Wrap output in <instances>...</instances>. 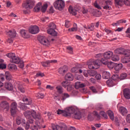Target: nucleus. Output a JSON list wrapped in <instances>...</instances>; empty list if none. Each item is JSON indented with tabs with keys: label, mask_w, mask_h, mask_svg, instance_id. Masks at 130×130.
Instances as JSON below:
<instances>
[{
	"label": "nucleus",
	"mask_w": 130,
	"mask_h": 130,
	"mask_svg": "<svg viewBox=\"0 0 130 130\" xmlns=\"http://www.w3.org/2000/svg\"><path fill=\"white\" fill-rule=\"evenodd\" d=\"M126 120L127 122H128V123H130V114L127 115Z\"/></svg>",
	"instance_id": "obj_64"
},
{
	"label": "nucleus",
	"mask_w": 130,
	"mask_h": 130,
	"mask_svg": "<svg viewBox=\"0 0 130 130\" xmlns=\"http://www.w3.org/2000/svg\"><path fill=\"white\" fill-rule=\"evenodd\" d=\"M125 57H122L121 58V61L122 63H127L130 62V55H124Z\"/></svg>",
	"instance_id": "obj_17"
},
{
	"label": "nucleus",
	"mask_w": 130,
	"mask_h": 130,
	"mask_svg": "<svg viewBox=\"0 0 130 130\" xmlns=\"http://www.w3.org/2000/svg\"><path fill=\"white\" fill-rule=\"evenodd\" d=\"M111 59L113 61H119V56L117 55H112Z\"/></svg>",
	"instance_id": "obj_39"
},
{
	"label": "nucleus",
	"mask_w": 130,
	"mask_h": 130,
	"mask_svg": "<svg viewBox=\"0 0 130 130\" xmlns=\"http://www.w3.org/2000/svg\"><path fill=\"white\" fill-rule=\"evenodd\" d=\"M122 23H126V20H120L118 21H117V22L115 23H113V26H118V25H119V24Z\"/></svg>",
	"instance_id": "obj_38"
},
{
	"label": "nucleus",
	"mask_w": 130,
	"mask_h": 130,
	"mask_svg": "<svg viewBox=\"0 0 130 130\" xmlns=\"http://www.w3.org/2000/svg\"><path fill=\"white\" fill-rule=\"evenodd\" d=\"M20 33L23 37V38H28V35L27 34V30H25V29H21L20 31Z\"/></svg>",
	"instance_id": "obj_25"
},
{
	"label": "nucleus",
	"mask_w": 130,
	"mask_h": 130,
	"mask_svg": "<svg viewBox=\"0 0 130 130\" xmlns=\"http://www.w3.org/2000/svg\"><path fill=\"white\" fill-rule=\"evenodd\" d=\"M88 69H90V70H92V69H93L94 70H97V67H95L94 66V64L92 63H89L88 66Z\"/></svg>",
	"instance_id": "obj_45"
},
{
	"label": "nucleus",
	"mask_w": 130,
	"mask_h": 130,
	"mask_svg": "<svg viewBox=\"0 0 130 130\" xmlns=\"http://www.w3.org/2000/svg\"><path fill=\"white\" fill-rule=\"evenodd\" d=\"M0 99H2V98H0ZM0 107L4 109H6V110H9V109H10V105L8 102L6 101H2L0 103Z\"/></svg>",
	"instance_id": "obj_14"
},
{
	"label": "nucleus",
	"mask_w": 130,
	"mask_h": 130,
	"mask_svg": "<svg viewBox=\"0 0 130 130\" xmlns=\"http://www.w3.org/2000/svg\"><path fill=\"white\" fill-rule=\"evenodd\" d=\"M69 97H70V94H69L68 93H63L61 100H62V101H64V100L67 99V98H69Z\"/></svg>",
	"instance_id": "obj_44"
},
{
	"label": "nucleus",
	"mask_w": 130,
	"mask_h": 130,
	"mask_svg": "<svg viewBox=\"0 0 130 130\" xmlns=\"http://www.w3.org/2000/svg\"><path fill=\"white\" fill-rule=\"evenodd\" d=\"M103 79H108L110 78V74L109 72L106 71L103 73Z\"/></svg>",
	"instance_id": "obj_28"
},
{
	"label": "nucleus",
	"mask_w": 130,
	"mask_h": 130,
	"mask_svg": "<svg viewBox=\"0 0 130 130\" xmlns=\"http://www.w3.org/2000/svg\"><path fill=\"white\" fill-rule=\"evenodd\" d=\"M54 7L57 10L61 11L64 8V2L62 0H57L54 3Z\"/></svg>",
	"instance_id": "obj_5"
},
{
	"label": "nucleus",
	"mask_w": 130,
	"mask_h": 130,
	"mask_svg": "<svg viewBox=\"0 0 130 130\" xmlns=\"http://www.w3.org/2000/svg\"><path fill=\"white\" fill-rule=\"evenodd\" d=\"M5 87L6 89H7V90H9V91L13 90V85H12V83H6L5 84Z\"/></svg>",
	"instance_id": "obj_26"
},
{
	"label": "nucleus",
	"mask_w": 130,
	"mask_h": 130,
	"mask_svg": "<svg viewBox=\"0 0 130 130\" xmlns=\"http://www.w3.org/2000/svg\"><path fill=\"white\" fill-rule=\"evenodd\" d=\"M115 3L117 6H122L123 4L126 6H130V0H115Z\"/></svg>",
	"instance_id": "obj_11"
},
{
	"label": "nucleus",
	"mask_w": 130,
	"mask_h": 130,
	"mask_svg": "<svg viewBox=\"0 0 130 130\" xmlns=\"http://www.w3.org/2000/svg\"><path fill=\"white\" fill-rule=\"evenodd\" d=\"M17 104L16 102H13L11 105V113L12 115H14L17 113L18 108H17Z\"/></svg>",
	"instance_id": "obj_12"
},
{
	"label": "nucleus",
	"mask_w": 130,
	"mask_h": 130,
	"mask_svg": "<svg viewBox=\"0 0 130 130\" xmlns=\"http://www.w3.org/2000/svg\"><path fill=\"white\" fill-rule=\"evenodd\" d=\"M107 67L110 69V70H112V69L115 67V63L113 62H108L107 63Z\"/></svg>",
	"instance_id": "obj_33"
},
{
	"label": "nucleus",
	"mask_w": 130,
	"mask_h": 130,
	"mask_svg": "<svg viewBox=\"0 0 130 130\" xmlns=\"http://www.w3.org/2000/svg\"><path fill=\"white\" fill-rule=\"evenodd\" d=\"M78 29L77 24L74 23L73 25V27L69 29V31H70L71 32H76L77 30Z\"/></svg>",
	"instance_id": "obj_37"
},
{
	"label": "nucleus",
	"mask_w": 130,
	"mask_h": 130,
	"mask_svg": "<svg viewBox=\"0 0 130 130\" xmlns=\"http://www.w3.org/2000/svg\"><path fill=\"white\" fill-rule=\"evenodd\" d=\"M57 114H62V115L67 117H73L75 119H80L81 117H82V114L80 112L79 109L75 107L67 108L65 110L58 109L57 111Z\"/></svg>",
	"instance_id": "obj_1"
},
{
	"label": "nucleus",
	"mask_w": 130,
	"mask_h": 130,
	"mask_svg": "<svg viewBox=\"0 0 130 130\" xmlns=\"http://www.w3.org/2000/svg\"><path fill=\"white\" fill-rule=\"evenodd\" d=\"M103 56V54L102 53H99L95 55L96 58H101Z\"/></svg>",
	"instance_id": "obj_60"
},
{
	"label": "nucleus",
	"mask_w": 130,
	"mask_h": 130,
	"mask_svg": "<svg viewBox=\"0 0 130 130\" xmlns=\"http://www.w3.org/2000/svg\"><path fill=\"white\" fill-rule=\"evenodd\" d=\"M67 49L68 50V52L70 53V54H73V48L71 46L67 47Z\"/></svg>",
	"instance_id": "obj_55"
},
{
	"label": "nucleus",
	"mask_w": 130,
	"mask_h": 130,
	"mask_svg": "<svg viewBox=\"0 0 130 130\" xmlns=\"http://www.w3.org/2000/svg\"><path fill=\"white\" fill-rule=\"evenodd\" d=\"M84 28L86 29H88L90 31H94V24L93 23H91L89 25H88L87 27L86 25H84Z\"/></svg>",
	"instance_id": "obj_29"
},
{
	"label": "nucleus",
	"mask_w": 130,
	"mask_h": 130,
	"mask_svg": "<svg viewBox=\"0 0 130 130\" xmlns=\"http://www.w3.org/2000/svg\"><path fill=\"white\" fill-rule=\"evenodd\" d=\"M36 77H44V73H38L36 74Z\"/></svg>",
	"instance_id": "obj_61"
},
{
	"label": "nucleus",
	"mask_w": 130,
	"mask_h": 130,
	"mask_svg": "<svg viewBox=\"0 0 130 130\" xmlns=\"http://www.w3.org/2000/svg\"><path fill=\"white\" fill-rule=\"evenodd\" d=\"M8 67L10 71H15L17 70V66L14 64H9Z\"/></svg>",
	"instance_id": "obj_30"
},
{
	"label": "nucleus",
	"mask_w": 130,
	"mask_h": 130,
	"mask_svg": "<svg viewBox=\"0 0 130 130\" xmlns=\"http://www.w3.org/2000/svg\"><path fill=\"white\" fill-rule=\"evenodd\" d=\"M24 116L27 119V121L29 123H33L34 122V119H41V116L39 114H37L36 112L34 110L26 111L24 113Z\"/></svg>",
	"instance_id": "obj_2"
},
{
	"label": "nucleus",
	"mask_w": 130,
	"mask_h": 130,
	"mask_svg": "<svg viewBox=\"0 0 130 130\" xmlns=\"http://www.w3.org/2000/svg\"><path fill=\"white\" fill-rule=\"evenodd\" d=\"M100 114L105 118H108V117L107 116V115L106 114V113L105 112L102 111L100 112Z\"/></svg>",
	"instance_id": "obj_50"
},
{
	"label": "nucleus",
	"mask_w": 130,
	"mask_h": 130,
	"mask_svg": "<svg viewBox=\"0 0 130 130\" xmlns=\"http://www.w3.org/2000/svg\"><path fill=\"white\" fill-rule=\"evenodd\" d=\"M65 79L68 81H73L74 80V76L71 73H67L65 76Z\"/></svg>",
	"instance_id": "obj_22"
},
{
	"label": "nucleus",
	"mask_w": 130,
	"mask_h": 130,
	"mask_svg": "<svg viewBox=\"0 0 130 130\" xmlns=\"http://www.w3.org/2000/svg\"><path fill=\"white\" fill-rule=\"evenodd\" d=\"M19 105L21 110H27V109H28V108L27 107V106L23 103H19Z\"/></svg>",
	"instance_id": "obj_36"
},
{
	"label": "nucleus",
	"mask_w": 130,
	"mask_h": 130,
	"mask_svg": "<svg viewBox=\"0 0 130 130\" xmlns=\"http://www.w3.org/2000/svg\"><path fill=\"white\" fill-rule=\"evenodd\" d=\"M7 57L10 58V62L13 63H20L21 62V59L20 58L16 56V54L14 53H10L6 55Z\"/></svg>",
	"instance_id": "obj_3"
},
{
	"label": "nucleus",
	"mask_w": 130,
	"mask_h": 130,
	"mask_svg": "<svg viewBox=\"0 0 130 130\" xmlns=\"http://www.w3.org/2000/svg\"><path fill=\"white\" fill-rule=\"evenodd\" d=\"M94 6L95 8H96V9H98V10H101V6L98 5L96 1H95V2L94 3Z\"/></svg>",
	"instance_id": "obj_56"
},
{
	"label": "nucleus",
	"mask_w": 130,
	"mask_h": 130,
	"mask_svg": "<svg viewBox=\"0 0 130 130\" xmlns=\"http://www.w3.org/2000/svg\"><path fill=\"white\" fill-rule=\"evenodd\" d=\"M114 53L117 54H123L124 55H130V50H125L122 48H117L115 51Z\"/></svg>",
	"instance_id": "obj_7"
},
{
	"label": "nucleus",
	"mask_w": 130,
	"mask_h": 130,
	"mask_svg": "<svg viewBox=\"0 0 130 130\" xmlns=\"http://www.w3.org/2000/svg\"><path fill=\"white\" fill-rule=\"evenodd\" d=\"M68 71H69V68L67 66H64L59 69L58 72L59 74H60V75L63 76V75H64V74L68 72Z\"/></svg>",
	"instance_id": "obj_15"
},
{
	"label": "nucleus",
	"mask_w": 130,
	"mask_h": 130,
	"mask_svg": "<svg viewBox=\"0 0 130 130\" xmlns=\"http://www.w3.org/2000/svg\"><path fill=\"white\" fill-rule=\"evenodd\" d=\"M72 73H75L76 74H82V69L81 68H73L71 69Z\"/></svg>",
	"instance_id": "obj_21"
},
{
	"label": "nucleus",
	"mask_w": 130,
	"mask_h": 130,
	"mask_svg": "<svg viewBox=\"0 0 130 130\" xmlns=\"http://www.w3.org/2000/svg\"><path fill=\"white\" fill-rule=\"evenodd\" d=\"M35 5V2L32 0H27L25 3L22 4V8L29 10V9H32Z\"/></svg>",
	"instance_id": "obj_6"
},
{
	"label": "nucleus",
	"mask_w": 130,
	"mask_h": 130,
	"mask_svg": "<svg viewBox=\"0 0 130 130\" xmlns=\"http://www.w3.org/2000/svg\"><path fill=\"white\" fill-rule=\"evenodd\" d=\"M8 35H9L11 38H15V37H16V31L9 30L8 32Z\"/></svg>",
	"instance_id": "obj_24"
},
{
	"label": "nucleus",
	"mask_w": 130,
	"mask_h": 130,
	"mask_svg": "<svg viewBox=\"0 0 130 130\" xmlns=\"http://www.w3.org/2000/svg\"><path fill=\"white\" fill-rule=\"evenodd\" d=\"M90 90H91V91L93 92V93H98V91H97V89H96V88H95V87L94 86H91L89 87Z\"/></svg>",
	"instance_id": "obj_52"
},
{
	"label": "nucleus",
	"mask_w": 130,
	"mask_h": 130,
	"mask_svg": "<svg viewBox=\"0 0 130 130\" xmlns=\"http://www.w3.org/2000/svg\"><path fill=\"white\" fill-rule=\"evenodd\" d=\"M50 64L49 61L47 60L45 62H42V65L43 67H44V68H46L47 67H49Z\"/></svg>",
	"instance_id": "obj_46"
},
{
	"label": "nucleus",
	"mask_w": 130,
	"mask_h": 130,
	"mask_svg": "<svg viewBox=\"0 0 130 130\" xmlns=\"http://www.w3.org/2000/svg\"><path fill=\"white\" fill-rule=\"evenodd\" d=\"M21 120H22V118H21L20 117H17L16 118L17 124H18V125H20V124H21Z\"/></svg>",
	"instance_id": "obj_48"
},
{
	"label": "nucleus",
	"mask_w": 130,
	"mask_h": 130,
	"mask_svg": "<svg viewBox=\"0 0 130 130\" xmlns=\"http://www.w3.org/2000/svg\"><path fill=\"white\" fill-rule=\"evenodd\" d=\"M66 88H67V91L70 92L73 90V86H72V84H71V83H70L69 85L67 86V87Z\"/></svg>",
	"instance_id": "obj_51"
},
{
	"label": "nucleus",
	"mask_w": 130,
	"mask_h": 130,
	"mask_svg": "<svg viewBox=\"0 0 130 130\" xmlns=\"http://www.w3.org/2000/svg\"><path fill=\"white\" fill-rule=\"evenodd\" d=\"M18 89L20 92L21 93H25V88L23 87V85L21 84H20L18 86Z\"/></svg>",
	"instance_id": "obj_40"
},
{
	"label": "nucleus",
	"mask_w": 130,
	"mask_h": 130,
	"mask_svg": "<svg viewBox=\"0 0 130 130\" xmlns=\"http://www.w3.org/2000/svg\"><path fill=\"white\" fill-rule=\"evenodd\" d=\"M119 111L123 116L126 115V114H127V110L125 107H120L119 109Z\"/></svg>",
	"instance_id": "obj_19"
},
{
	"label": "nucleus",
	"mask_w": 130,
	"mask_h": 130,
	"mask_svg": "<svg viewBox=\"0 0 130 130\" xmlns=\"http://www.w3.org/2000/svg\"><path fill=\"white\" fill-rule=\"evenodd\" d=\"M40 6H41V3H39L34 8V12H36L37 13L39 12V11H40Z\"/></svg>",
	"instance_id": "obj_34"
},
{
	"label": "nucleus",
	"mask_w": 130,
	"mask_h": 130,
	"mask_svg": "<svg viewBox=\"0 0 130 130\" xmlns=\"http://www.w3.org/2000/svg\"><path fill=\"white\" fill-rule=\"evenodd\" d=\"M0 81L4 82L5 81V75L0 74Z\"/></svg>",
	"instance_id": "obj_62"
},
{
	"label": "nucleus",
	"mask_w": 130,
	"mask_h": 130,
	"mask_svg": "<svg viewBox=\"0 0 130 130\" xmlns=\"http://www.w3.org/2000/svg\"><path fill=\"white\" fill-rule=\"evenodd\" d=\"M48 117L49 119H51L53 117V115L50 112H48Z\"/></svg>",
	"instance_id": "obj_63"
},
{
	"label": "nucleus",
	"mask_w": 130,
	"mask_h": 130,
	"mask_svg": "<svg viewBox=\"0 0 130 130\" xmlns=\"http://www.w3.org/2000/svg\"><path fill=\"white\" fill-rule=\"evenodd\" d=\"M127 76V75H126V73L121 74L120 76V80H124V79H125V78H126Z\"/></svg>",
	"instance_id": "obj_47"
},
{
	"label": "nucleus",
	"mask_w": 130,
	"mask_h": 130,
	"mask_svg": "<svg viewBox=\"0 0 130 130\" xmlns=\"http://www.w3.org/2000/svg\"><path fill=\"white\" fill-rule=\"evenodd\" d=\"M81 10V4H77L75 6V9H73L72 6H70L69 11L70 14H72L73 16L77 15V12H79Z\"/></svg>",
	"instance_id": "obj_8"
},
{
	"label": "nucleus",
	"mask_w": 130,
	"mask_h": 130,
	"mask_svg": "<svg viewBox=\"0 0 130 130\" xmlns=\"http://www.w3.org/2000/svg\"><path fill=\"white\" fill-rule=\"evenodd\" d=\"M70 82H68V81H63L61 83L62 87H63L65 88H66L67 86L70 85Z\"/></svg>",
	"instance_id": "obj_43"
},
{
	"label": "nucleus",
	"mask_w": 130,
	"mask_h": 130,
	"mask_svg": "<svg viewBox=\"0 0 130 130\" xmlns=\"http://www.w3.org/2000/svg\"><path fill=\"white\" fill-rule=\"evenodd\" d=\"M37 97H38V98L41 99H43V98H44L45 95L44 94L42 93H38Z\"/></svg>",
	"instance_id": "obj_53"
},
{
	"label": "nucleus",
	"mask_w": 130,
	"mask_h": 130,
	"mask_svg": "<svg viewBox=\"0 0 130 130\" xmlns=\"http://www.w3.org/2000/svg\"><path fill=\"white\" fill-rule=\"evenodd\" d=\"M107 114L109 116L110 119H111V120H114V114L113 113V112H112V111L111 110L108 111Z\"/></svg>",
	"instance_id": "obj_27"
},
{
	"label": "nucleus",
	"mask_w": 130,
	"mask_h": 130,
	"mask_svg": "<svg viewBox=\"0 0 130 130\" xmlns=\"http://www.w3.org/2000/svg\"><path fill=\"white\" fill-rule=\"evenodd\" d=\"M48 20H49V18L48 17L42 18L41 19V21H42V22H43V23H45V22H47V21H48Z\"/></svg>",
	"instance_id": "obj_58"
},
{
	"label": "nucleus",
	"mask_w": 130,
	"mask_h": 130,
	"mask_svg": "<svg viewBox=\"0 0 130 130\" xmlns=\"http://www.w3.org/2000/svg\"><path fill=\"white\" fill-rule=\"evenodd\" d=\"M28 30L31 34H37L39 33V27L36 25L31 26L29 28Z\"/></svg>",
	"instance_id": "obj_13"
},
{
	"label": "nucleus",
	"mask_w": 130,
	"mask_h": 130,
	"mask_svg": "<svg viewBox=\"0 0 130 130\" xmlns=\"http://www.w3.org/2000/svg\"><path fill=\"white\" fill-rule=\"evenodd\" d=\"M56 89L59 94H62L63 93V88H62L61 86L59 85L56 86Z\"/></svg>",
	"instance_id": "obj_32"
},
{
	"label": "nucleus",
	"mask_w": 130,
	"mask_h": 130,
	"mask_svg": "<svg viewBox=\"0 0 130 130\" xmlns=\"http://www.w3.org/2000/svg\"><path fill=\"white\" fill-rule=\"evenodd\" d=\"M48 5L47 4H44L41 8V11L43 12V13H45V12L46 11V10L47 9Z\"/></svg>",
	"instance_id": "obj_42"
},
{
	"label": "nucleus",
	"mask_w": 130,
	"mask_h": 130,
	"mask_svg": "<svg viewBox=\"0 0 130 130\" xmlns=\"http://www.w3.org/2000/svg\"><path fill=\"white\" fill-rule=\"evenodd\" d=\"M36 125H34V127L32 128V130H38V126H39V124L38 122H36Z\"/></svg>",
	"instance_id": "obj_54"
},
{
	"label": "nucleus",
	"mask_w": 130,
	"mask_h": 130,
	"mask_svg": "<svg viewBox=\"0 0 130 130\" xmlns=\"http://www.w3.org/2000/svg\"><path fill=\"white\" fill-rule=\"evenodd\" d=\"M92 63L93 66H94V68H97V69H99V67L101 66L102 63H103V64H106L107 63V62L106 61V59L102 58L101 60L99 59L95 60Z\"/></svg>",
	"instance_id": "obj_10"
},
{
	"label": "nucleus",
	"mask_w": 130,
	"mask_h": 130,
	"mask_svg": "<svg viewBox=\"0 0 130 130\" xmlns=\"http://www.w3.org/2000/svg\"><path fill=\"white\" fill-rule=\"evenodd\" d=\"M53 130H61V127L59 126L58 125L52 126Z\"/></svg>",
	"instance_id": "obj_49"
},
{
	"label": "nucleus",
	"mask_w": 130,
	"mask_h": 130,
	"mask_svg": "<svg viewBox=\"0 0 130 130\" xmlns=\"http://www.w3.org/2000/svg\"><path fill=\"white\" fill-rule=\"evenodd\" d=\"M123 96L125 99H130V89L128 88H125L123 90Z\"/></svg>",
	"instance_id": "obj_16"
},
{
	"label": "nucleus",
	"mask_w": 130,
	"mask_h": 130,
	"mask_svg": "<svg viewBox=\"0 0 130 130\" xmlns=\"http://www.w3.org/2000/svg\"><path fill=\"white\" fill-rule=\"evenodd\" d=\"M75 88L76 89H80V88H82V83H81V82L77 81L75 83Z\"/></svg>",
	"instance_id": "obj_41"
},
{
	"label": "nucleus",
	"mask_w": 130,
	"mask_h": 130,
	"mask_svg": "<svg viewBox=\"0 0 130 130\" xmlns=\"http://www.w3.org/2000/svg\"><path fill=\"white\" fill-rule=\"evenodd\" d=\"M88 75L91 77H94L95 75H97V72L94 70H88Z\"/></svg>",
	"instance_id": "obj_35"
},
{
	"label": "nucleus",
	"mask_w": 130,
	"mask_h": 130,
	"mask_svg": "<svg viewBox=\"0 0 130 130\" xmlns=\"http://www.w3.org/2000/svg\"><path fill=\"white\" fill-rule=\"evenodd\" d=\"M38 40L41 44H42L45 46H49V45H50V42H49V41H48V39H47V38L45 37L40 36L38 38Z\"/></svg>",
	"instance_id": "obj_9"
},
{
	"label": "nucleus",
	"mask_w": 130,
	"mask_h": 130,
	"mask_svg": "<svg viewBox=\"0 0 130 130\" xmlns=\"http://www.w3.org/2000/svg\"><path fill=\"white\" fill-rule=\"evenodd\" d=\"M112 79L113 81H116V80H117V79H118V75H113L112 77Z\"/></svg>",
	"instance_id": "obj_59"
},
{
	"label": "nucleus",
	"mask_w": 130,
	"mask_h": 130,
	"mask_svg": "<svg viewBox=\"0 0 130 130\" xmlns=\"http://www.w3.org/2000/svg\"><path fill=\"white\" fill-rule=\"evenodd\" d=\"M7 68V65L4 63H0V69L2 70H4V69H6Z\"/></svg>",
	"instance_id": "obj_57"
},
{
	"label": "nucleus",
	"mask_w": 130,
	"mask_h": 130,
	"mask_svg": "<svg viewBox=\"0 0 130 130\" xmlns=\"http://www.w3.org/2000/svg\"><path fill=\"white\" fill-rule=\"evenodd\" d=\"M103 55L106 59H110L112 58V55H113V52L111 51L105 52Z\"/></svg>",
	"instance_id": "obj_18"
},
{
	"label": "nucleus",
	"mask_w": 130,
	"mask_h": 130,
	"mask_svg": "<svg viewBox=\"0 0 130 130\" xmlns=\"http://www.w3.org/2000/svg\"><path fill=\"white\" fill-rule=\"evenodd\" d=\"M23 101L27 105H31L32 104V100L30 98L24 97L23 98Z\"/></svg>",
	"instance_id": "obj_20"
},
{
	"label": "nucleus",
	"mask_w": 130,
	"mask_h": 130,
	"mask_svg": "<svg viewBox=\"0 0 130 130\" xmlns=\"http://www.w3.org/2000/svg\"><path fill=\"white\" fill-rule=\"evenodd\" d=\"M123 67V65H122V63H118L115 67V70L117 72H118V71H120Z\"/></svg>",
	"instance_id": "obj_31"
},
{
	"label": "nucleus",
	"mask_w": 130,
	"mask_h": 130,
	"mask_svg": "<svg viewBox=\"0 0 130 130\" xmlns=\"http://www.w3.org/2000/svg\"><path fill=\"white\" fill-rule=\"evenodd\" d=\"M5 77L7 81H11L13 78L12 74H11L9 72H6L5 73Z\"/></svg>",
	"instance_id": "obj_23"
},
{
	"label": "nucleus",
	"mask_w": 130,
	"mask_h": 130,
	"mask_svg": "<svg viewBox=\"0 0 130 130\" xmlns=\"http://www.w3.org/2000/svg\"><path fill=\"white\" fill-rule=\"evenodd\" d=\"M49 29L47 30L48 34H50V35H51L52 36H57V32L55 30V29L56 28L55 24L53 22H51L49 25Z\"/></svg>",
	"instance_id": "obj_4"
}]
</instances>
